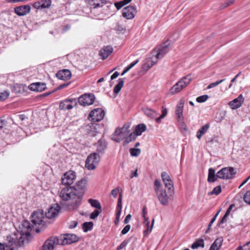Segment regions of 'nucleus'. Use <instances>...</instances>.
Segmentation results:
<instances>
[{
  "mask_svg": "<svg viewBox=\"0 0 250 250\" xmlns=\"http://www.w3.org/2000/svg\"><path fill=\"white\" fill-rule=\"evenodd\" d=\"M33 226L31 225L30 223L27 220H24L22 221L21 226L20 227L19 229H21V236L19 239V243L22 242V244H23L24 241L22 240V237L26 236V237H30L31 234L30 231L33 229Z\"/></svg>",
  "mask_w": 250,
  "mask_h": 250,
  "instance_id": "423d86ee",
  "label": "nucleus"
},
{
  "mask_svg": "<svg viewBox=\"0 0 250 250\" xmlns=\"http://www.w3.org/2000/svg\"><path fill=\"white\" fill-rule=\"evenodd\" d=\"M76 178V172L73 170H69L63 174L62 177V182L63 185H71L73 183Z\"/></svg>",
  "mask_w": 250,
  "mask_h": 250,
  "instance_id": "ddd939ff",
  "label": "nucleus"
},
{
  "mask_svg": "<svg viewBox=\"0 0 250 250\" xmlns=\"http://www.w3.org/2000/svg\"><path fill=\"white\" fill-rule=\"evenodd\" d=\"M221 192V186H217L215 187L212 191L211 192L210 194H215V195H218L220 192Z\"/></svg>",
  "mask_w": 250,
  "mask_h": 250,
  "instance_id": "6e6d98bb",
  "label": "nucleus"
},
{
  "mask_svg": "<svg viewBox=\"0 0 250 250\" xmlns=\"http://www.w3.org/2000/svg\"><path fill=\"white\" fill-rule=\"evenodd\" d=\"M244 200L245 203L250 205V190L248 191L244 195Z\"/></svg>",
  "mask_w": 250,
  "mask_h": 250,
  "instance_id": "5fc2aeb1",
  "label": "nucleus"
},
{
  "mask_svg": "<svg viewBox=\"0 0 250 250\" xmlns=\"http://www.w3.org/2000/svg\"><path fill=\"white\" fill-rule=\"evenodd\" d=\"M137 13L135 6H127L123 9V16L127 19L133 18Z\"/></svg>",
  "mask_w": 250,
  "mask_h": 250,
  "instance_id": "dca6fc26",
  "label": "nucleus"
},
{
  "mask_svg": "<svg viewBox=\"0 0 250 250\" xmlns=\"http://www.w3.org/2000/svg\"><path fill=\"white\" fill-rule=\"evenodd\" d=\"M228 216L229 215H227L226 214H225V215L223 216V217L222 218L221 220L219 222V225H221L227 222V218L228 217Z\"/></svg>",
  "mask_w": 250,
  "mask_h": 250,
  "instance_id": "69168bd1",
  "label": "nucleus"
},
{
  "mask_svg": "<svg viewBox=\"0 0 250 250\" xmlns=\"http://www.w3.org/2000/svg\"><path fill=\"white\" fill-rule=\"evenodd\" d=\"M46 2L47 0H42L35 2L33 6L34 8L38 9L44 8L47 7V4H46Z\"/></svg>",
  "mask_w": 250,
  "mask_h": 250,
  "instance_id": "c9c22d12",
  "label": "nucleus"
},
{
  "mask_svg": "<svg viewBox=\"0 0 250 250\" xmlns=\"http://www.w3.org/2000/svg\"><path fill=\"white\" fill-rule=\"evenodd\" d=\"M161 177L165 188L167 189V190H170L171 193H174L173 183L169 175L164 171L162 173Z\"/></svg>",
  "mask_w": 250,
  "mask_h": 250,
  "instance_id": "2eb2a0df",
  "label": "nucleus"
},
{
  "mask_svg": "<svg viewBox=\"0 0 250 250\" xmlns=\"http://www.w3.org/2000/svg\"><path fill=\"white\" fill-rule=\"evenodd\" d=\"M129 128H130V125H129L125 124L123 126L122 128H119V129L120 130H122V131H123V132L125 133V135H126V136H128L129 132Z\"/></svg>",
  "mask_w": 250,
  "mask_h": 250,
  "instance_id": "09e8293b",
  "label": "nucleus"
},
{
  "mask_svg": "<svg viewBox=\"0 0 250 250\" xmlns=\"http://www.w3.org/2000/svg\"><path fill=\"white\" fill-rule=\"evenodd\" d=\"M100 161V155L96 152L90 154L85 161V167L89 170H93Z\"/></svg>",
  "mask_w": 250,
  "mask_h": 250,
  "instance_id": "20e7f679",
  "label": "nucleus"
},
{
  "mask_svg": "<svg viewBox=\"0 0 250 250\" xmlns=\"http://www.w3.org/2000/svg\"><path fill=\"white\" fill-rule=\"evenodd\" d=\"M184 99H181L178 103L175 110V114L177 117V121L183 125H185L184 123V117L183 115V108L184 106Z\"/></svg>",
  "mask_w": 250,
  "mask_h": 250,
  "instance_id": "9d476101",
  "label": "nucleus"
},
{
  "mask_svg": "<svg viewBox=\"0 0 250 250\" xmlns=\"http://www.w3.org/2000/svg\"><path fill=\"white\" fill-rule=\"evenodd\" d=\"M209 127V125L208 124H206L205 125L202 126L197 131L196 136L199 139H200L202 137V135H204L208 129Z\"/></svg>",
  "mask_w": 250,
  "mask_h": 250,
  "instance_id": "72a5a7b5",
  "label": "nucleus"
},
{
  "mask_svg": "<svg viewBox=\"0 0 250 250\" xmlns=\"http://www.w3.org/2000/svg\"><path fill=\"white\" fill-rule=\"evenodd\" d=\"M88 202L93 207L97 208V209H102L101 204L98 200L89 199L88 200Z\"/></svg>",
  "mask_w": 250,
  "mask_h": 250,
  "instance_id": "ea45409f",
  "label": "nucleus"
},
{
  "mask_svg": "<svg viewBox=\"0 0 250 250\" xmlns=\"http://www.w3.org/2000/svg\"><path fill=\"white\" fill-rule=\"evenodd\" d=\"M93 226L92 222H86L83 224V231L86 232L90 230Z\"/></svg>",
  "mask_w": 250,
  "mask_h": 250,
  "instance_id": "a19ab883",
  "label": "nucleus"
},
{
  "mask_svg": "<svg viewBox=\"0 0 250 250\" xmlns=\"http://www.w3.org/2000/svg\"><path fill=\"white\" fill-rule=\"evenodd\" d=\"M244 101L243 95L240 94L237 98L230 101L229 104L232 109H235L241 106Z\"/></svg>",
  "mask_w": 250,
  "mask_h": 250,
  "instance_id": "412c9836",
  "label": "nucleus"
},
{
  "mask_svg": "<svg viewBox=\"0 0 250 250\" xmlns=\"http://www.w3.org/2000/svg\"><path fill=\"white\" fill-rule=\"evenodd\" d=\"M125 133L120 130L119 128H117L112 135V139L114 141L119 143L127 136L125 135Z\"/></svg>",
  "mask_w": 250,
  "mask_h": 250,
  "instance_id": "4be33fe9",
  "label": "nucleus"
},
{
  "mask_svg": "<svg viewBox=\"0 0 250 250\" xmlns=\"http://www.w3.org/2000/svg\"><path fill=\"white\" fill-rule=\"evenodd\" d=\"M56 76L60 80L67 81L71 77V72L68 69H62L59 71Z\"/></svg>",
  "mask_w": 250,
  "mask_h": 250,
  "instance_id": "6ab92c4d",
  "label": "nucleus"
},
{
  "mask_svg": "<svg viewBox=\"0 0 250 250\" xmlns=\"http://www.w3.org/2000/svg\"><path fill=\"white\" fill-rule=\"evenodd\" d=\"M44 215L46 216L47 213L45 214L42 209H39L35 211L32 213L31 217V221L35 225H39L40 228L36 229L35 231L37 233L40 232L42 230L45 228L46 222L43 220Z\"/></svg>",
  "mask_w": 250,
  "mask_h": 250,
  "instance_id": "f03ea898",
  "label": "nucleus"
},
{
  "mask_svg": "<svg viewBox=\"0 0 250 250\" xmlns=\"http://www.w3.org/2000/svg\"><path fill=\"white\" fill-rule=\"evenodd\" d=\"M105 113L102 108H96L92 110L89 114V118L93 122H99L104 117Z\"/></svg>",
  "mask_w": 250,
  "mask_h": 250,
  "instance_id": "f8f14e48",
  "label": "nucleus"
},
{
  "mask_svg": "<svg viewBox=\"0 0 250 250\" xmlns=\"http://www.w3.org/2000/svg\"><path fill=\"white\" fill-rule=\"evenodd\" d=\"M160 190H163L162 189L161 183L158 180L155 179L154 181V190L156 193L160 192Z\"/></svg>",
  "mask_w": 250,
  "mask_h": 250,
  "instance_id": "79ce46f5",
  "label": "nucleus"
},
{
  "mask_svg": "<svg viewBox=\"0 0 250 250\" xmlns=\"http://www.w3.org/2000/svg\"><path fill=\"white\" fill-rule=\"evenodd\" d=\"M101 212H102V209L95 210L93 212H92L91 213V214L90 215V218L91 219H95Z\"/></svg>",
  "mask_w": 250,
  "mask_h": 250,
  "instance_id": "864d4df0",
  "label": "nucleus"
},
{
  "mask_svg": "<svg viewBox=\"0 0 250 250\" xmlns=\"http://www.w3.org/2000/svg\"><path fill=\"white\" fill-rule=\"evenodd\" d=\"M208 96L207 95H204L202 96H200L199 97H198L196 100L198 103H203L205 101H206L208 99Z\"/></svg>",
  "mask_w": 250,
  "mask_h": 250,
  "instance_id": "3c124183",
  "label": "nucleus"
},
{
  "mask_svg": "<svg viewBox=\"0 0 250 250\" xmlns=\"http://www.w3.org/2000/svg\"><path fill=\"white\" fill-rule=\"evenodd\" d=\"M162 112V115L156 119V121L157 123H160L161 120L164 118L166 116L167 114V109L163 107Z\"/></svg>",
  "mask_w": 250,
  "mask_h": 250,
  "instance_id": "de8ad7c7",
  "label": "nucleus"
},
{
  "mask_svg": "<svg viewBox=\"0 0 250 250\" xmlns=\"http://www.w3.org/2000/svg\"><path fill=\"white\" fill-rule=\"evenodd\" d=\"M60 244L61 245H70L79 240V237L75 234L66 233L60 236Z\"/></svg>",
  "mask_w": 250,
  "mask_h": 250,
  "instance_id": "1a4fd4ad",
  "label": "nucleus"
},
{
  "mask_svg": "<svg viewBox=\"0 0 250 250\" xmlns=\"http://www.w3.org/2000/svg\"><path fill=\"white\" fill-rule=\"evenodd\" d=\"M62 208L67 211L77 209L80 206L82 198L78 194L77 190L71 187L62 188L60 193Z\"/></svg>",
  "mask_w": 250,
  "mask_h": 250,
  "instance_id": "f257e3e1",
  "label": "nucleus"
},
{
  "mask_svg": "<svg viewBox=\"0 0 250 250\" xmlns=\"http://www.w3.org/2000/svg\"><path fill=\"white\" fill-rule=\"evenodd\" d=\"M61 207L58 204H54L48 209V219H52L56 217L60 211Z\"/></svg>",
  "mask_w": 250,
  "mask_h": 250,
  "instance_id": "f3484780",
  "label": "nucleus"
},
{
  "mask_svg": "<svg viewBox=\"0 0 250 250\" xmlns=\"http://www.w3.org/2000/svg\"><path fill=\"white\" fill-rule=\"evenodd\" d=\"M125 4L123 1L117 2L115 3V6L118 10L121 8Z\"/></svg>",
  "mask_w": 250,
  "mask_h": 250,
  "instance_id": "e2e57ef3",
  "label": "nucleus"
},
{
  "mask_svg": "<svg viewBox=\"0 0 250 250\" xmlns=\"http://www.w3.org/2000/svg\"><path fill=\"white\" fill-rule=\"evenodd\" d=\"M130 229V226L129 225H127L125 226V227L122 229L121 231V233L123 235L126 234Z\"/></svg>",
  "mask_w": 250,
  "mask_h": 250,
  "instance_id": "13d9d810",
  "label": "nucleus"
},
{
  "mask_svg": "<svg viewBox=\"0 0 250 250\" xmlns=\"http://www.w3.org/2000/svg\"><path fill=\"white\" fill-rule=\"evenodd\" d=\"M89 2L92 8H97L107 4L108 1L105 0H90Z\"/></svg>",
  "mask_w": 250,
  "mask_h": 250,
  "instance_id": "393cba45",
  "label": "nucleus"
},
{
  "mask_svg": "<svg viewBox=\"0 0 250 250\" xmlns=\"http://www.w3.org/2000/svg\"><path fill=\"white\" fill-rule=\"evenodd\" d=\"M95 96L93 94H84L78 99L80 104L84 106L92 104L94 102Z\"/></svg>",
  "mask_w": 250,
  "mask_h": 250,
  "instance_id": "9b49d317",
  "label": "nucleus"
},
{
  "mask_svg": "<svg viewBox=\"0 0 250 250\" xmlns=\"http://www.w3.org/2000/svg\"><path fill=\"white\" fill-rule=\"evenodd\" d=\"M113 47L110 45L103 47L100 51L99 55L103 60H105L113 52Z\"/></svg>",
  "mask_w": 250,
  "mask_h": 250,
  "instance_id": "aec40b11",
  "label": "nucleus"
},
{
  "mask_svg": "<svg viewBox=\"0 0 250 250\" xmlns=\"http://www.w3.org/2000/svg\"><path fill=\"white\" fill-rule=\"evenodd\" d=\"M18 116L19 119L22 122H23L28 119L27 116L25 114L19 115Z\"/></svg>",
  "mask_w": 250,
  "mask_h": 250,
  "instance_id": "0e129e2a",
  "label": "nucleus"
},
{
  "mask_svg": "<svg viewBox=\"0 0 250 250\" xmlns=\"http://www.w3.org/2000/svg\"><path fill=\"white\" fill-rule=\"evenodd\" d=\"M122 190L120 188H117L112 189L111 192V194L114 197L116 198L117 197L118 192L122 193Z\"/></svg>",
  "mask_w": 250,
  "mask_h": 250,
  "instance_id": "4d7b16f0",
  "label": "nucleus"
},
{
  "mask_svg": "<svg viewBox=\"0 0 250 250\" xmlns=\"http://www.w3.org/2000/svg\"><path fill=\"white\" fill-rule=\"evenodd\" d=\"M146 125L144 124H141L136 126L135 132L137 135H141L143 132L146 131Z\"/></svg>",
  "mask_w": 250,
  "mask_h": 250,
  "instance_id": "f704fd0d",
  "label": "nucleus"
},
{
  "mask_svg": "<svg viewBox=\"0 0 250 250\" xmlns=\"http://www.w3.org/2000/svg\"><path fill=\"white\" fill-rule=\"evenodd\" d=\"M70 82H69V83H65L63 84H61L60 86H59L58 87L56 88L53 91H52L51 92H48V96L50 95L51 94H52L54 91H56L61 89H62L65 87H66L70 84Z\"/></svg>",
  "mask_w": 250,
  "mask_h": 250,
  "instance_id": "49530a36",
  "label": "nucleus"
},
{
  "mask_svg": "<svg viewBox=\"0 0 250 250\" xmlns=\"http://www.w3.org/2000/svg\"><path fill=\"white\" fill-rule=\"evenodd\" d=\"M128 244V242L127 241L124 240L122 242V243L117 247V250H120L124 248H125L127 244Z\"/></svg>",
  "mask_w": 250,
  "mask_h": 250,
  "instance_id": "052dcab7",
  "label": "nucleus"
},
{
  "mask_svg": "<svg viewBox=\"0 0 250 250\" xmlns=\"http://www.w3.org/2000/svg\"><path fill=\"white\" fill-rule=\"evenodd\" d=\"M216 174H215V170L212 168L208 169V182H214L217 180Z\"/></svg>",
  "mask_w": 250,
  "mask_h": 250,
  "instance_id": "473e14b6",
  "label": "nucleus"
},
{
  "mask_svg": "<svg viewBox=\"0 0 250 250\" xmlns=\"http://www.w3.org/2000/svg\"><path fill=\"white\" fill-rule=\"evenodd\" d=\"M154 222V219H153L152 220L151 225V226L150 227V229H149V221L148 218H145V219H144V225H145V226L146 228V229L144 231V233L145 235L147 234L149 232L151 231L152 229L153 226Z\"/></svg>",
  "mask_w": 250,
  "mask_h": 250,
  "instance_id": "c85d7f7f",
  "label": "nucleus"
},
{
  "mask_svg": "<svg viewBox=\"0 0 250 250\" xmlns=\"http://www.w3.org/2000/svg\"><path fill=\"white\" fill-rule=\"evenodd\" d=\"M158 62V60L156 59V61L152 60V59L149 58L146 60V62H145L143 66L142 69L146 71L153 65H154Z\"/></svg>",
  "mask_w": 250,
  "mask_h": 250,
  "instance_id": "cd10ccee",
  "label": "nucleus"
},
{
  "mask_svg": "<svg viewBox=\"0 0 250 250\" xmlns=\"http://www.w3.org/2000/svg\"><path fill=\"white\" fill-rule=\"evenodd\" d=\"M225 79H222L220 81H217L215 83H210L207 87V88L208 89H210V88H212L217 85H218V84H219L220 83H222V82H223L224 81H225Z\"/></svg>",
  "mask_w": 250,
  "mask_h": 250,
  "instance_id": "603ef678",
  "label": "nucleus"
},
{
  "mask_svg": "<svg viewBox=\"0 0 250 250\" xmlns=\"http://www.w3.org/2000/svg\"><path fill=\"white\" fill-rule=\"evenodd\" d=\"M204 247V241L203 239H199L194 242L191 246L192 249H198L200 247L203 248Z\"/></svg>",
  "mask_w": 250,
  "mask_h": 250,
  "instance_id": "e433bc0d",
  "label": "nucleus"
},
{
  "mask_svg": "<svg viewBox=\"0 0 250 250\" xmlns=\"http://www.w3.org/2000/svg\"><path fill=\"white\" fill-rule=\"evenodd\" d=\"M174 193H171L170 190L166 191V189L160 190V192L156 193L158 200L160 203L164 206H167L169 199H171Z\"/></svg>",
  "mask_w": 250,
  "mask_h": 250,
  "instance_id": "6e6552de",
  "label": "nucleus"
},
{
  "mask_svg": "<svg viewBox=\"0 0 250 250\" xmlns=\"http://www.w3.org/2000/svg\"><path fill=\"white\" fill-rule=\"evenodd\" d=\"M139 62V60H137L131 63L129 65H128L123 73L121 74L122 76H123L125 73L128 72L131 68H132L135 64H136Z\"/></svg>",
  "mask_w": 250,
  "mask_h": 250,
  "instance_id": "a18cd8bd",
  "label": "nucleus"
},
{
  "mask_svg": "<svg viewBox=\"0 0 250 250\" xmlns=\"http://www.w3.org/2000/svg\"><path fill=\"white\" fill-rule=\"evenodd\" d=\"M137 136V135L135 133V131L133 133H130L129 134V137L126 138V139L124 142V143L127 144V143L131 142L132 141H133V140H134L136 138Z\"/></svg>",
  "mask_w": 250,
  "mask_h": 250,
  "instance_id": "c03bdc74",
  "label": "nucleus"
},
{
  "mask_svg": "<svg viewBox=\"0 0 250 250\" xmlns=\"http://www.w3.org/2000/svg\"><path fill=\"white\" fill-rule=\"evenodd\" d=\"M234 206H234V204H231V205L229 206V208H228V209H227V211H226V213H225V214H227V215H229V214H230V211H231L232 209L234 207Z\"/></svg>",
  "mask_w": 250,
  "mask_h": 250,
  "instance_id": "774afa93",
  "label": "nucleus"
},
{
  "mask_svg": "<svg viewBox=\"0 0 250 250\" xmlns=\"http://www.w3.org/2000/svg\"><path fill=\"white\" fill-rule=\"evenodd\" d=\"M60 240L57 236H51L48 238V250H53L54 246L61 245Z\"/></svg>",
  "mask_w": 250,
  "mask_h": 250,
  "instance_id": "b1692460",
  "label": "nucleus"
},
{
  "mask_svg": "<svg viewBox=\"0 0 250 250\" xmlns=\"http://www.w3.org/2000/svg\"><path fill=\"white\" fill-rule=\"evenodd\" d=\"M78 225V222L76 221H72L69 223V229H74Z\"/></svg>",
  "mask_w": 250,
  "mask_h": 250,
  "instance_id": "680f3d73",
  "label": "nucleus"
},
{
  "mask_svg": "<svg viewBox=\"0 0 250 250\" xmlns=\"http://www.w3.org/2000/svg\"><path fill=\"white\" fill-rule=\"evenodd\" d=\"M9 96V92L8 91L0 92V100H5L8 98Z\"/></svg>",
  "mask_w": 250,
  "mask_h": 250,
  "instance_id": "8fccbe9b",
  "label": "nucleus"
},
{
  "mask_svg": "<svg viewBox=\"0 0 250 250\" xmlns=\"http://www.w3.org/2000/svg\"><path fill=\"white\" fill-rule=\"evenodd\" d=\"M89 2L92 8H97L107 4L108 1L105 0H90Z\"/></svg>",
  "mask_w": 250,
  "mask_h": 250,
  "instance_id": "a878e982",
  "label": "nucleus"
},
{
  "mask_svg": "<svg viewBox=\"0 0 250 250\" xmlns=\"http://www.w3.org/2000/svg\"><path fill=\"white\" fill-rule=\"evenodd\" d=\"M143 111L146 116L151 119L155 118L158 115L156 111L147 107L144 108Z\"/></svg>",
  "mask_w": 250,
  "mask_h": 250,
  "instance_id": "c756f323",
  "label": "nucleus"
},
{
  "mask_svg": "<svg viewBox=\"0 0 250 250\" xmlns=\"http://www.w3.org/2000/svg\"><path fill=\"white\" fill-rule=\"evenodd\" d=\"M87 181L85 179H82L75 184V186L71 187L77 190V192L83 199V194L86 189Z\"/></svg>",
  "mask_w": 250,
  "mask_h": 250,
  "instance_id": "4468645a",
  "label": "nucleus"
},
{
  "mask_svg": "<svg viewBox=\"0 0 250 250\" xmlns=\"http://www.w3.org/2000/svg\"><path fill=\"white\" fill-rule=\"evenodd\" d=\"M223 240L222 237L217 238L211 245L209 250H219L220 249Z\"/></svg>",
  "mask_w": 250,
  "mask_h": 250,
  "instance_id": "bb28decb",
  "label": "nucleus"
},
{
  "mask_svg": "<svg viewBox=\"0 0 250 250\" xmlns=\"http://www.w3.org/2000/svg\"><path fill=\"white\" fill-rule=\"evenodd\" d=\"M124 84V80L123 79H119L118 84L114 87L113 92L115 94H118L123 87Z\"/></svg>",
  "mask_w": 250,
  "mask_h": 250,
  "instance_id": "4c0bfd02",
  "label": "nucleus"
},
{
  "mask_svg": "<svg viewBox=\"0 0 250 250\" xmlns=\"http://www.w3.org/2000/svg\"><path fill=\"white\" fill-rule=\"evenodd\" d=\"M130 153L132 156L137 157L141 153V149L139 148H132L130 149Z\"/></svg>",
  "mask_w": 250,
  "mask_h": 250,
  "instance_id": "37998d69",
  "label": "nucleus"
},
{
  "mask_svg": "<svg viewBox=\"0 0 250 250\" xmlns=\"http://www.w3.org/2000/svg\"><path fill=\"white\" fill-rule=\"evenodd\" d=\"M16 243V239L12 237L11 236H8L6 239L5 247H10Z\"/></svg>",
  "mask_w": 250,
  "mask_h": 250,
  "instance_id": "58836bf2",
  "label": "nucleus"
},
{
  "mask_svg": "<svg viewBox=\"0 0 250 250\" xmlns=\"http://www.w3.org/2000/svg\"><path fill=\"white\" fill-rule=\"evenodd\" d=\"M29 88L32 91L42 92L46 88V85L44 83H35L30 84Z\"/></svg>",
  "mask_w": 250,
  "mask_h": 250,
  "instance_id": "5701e85b",
  "label": "nucleus"
},
{
  "mask_svg": "<svg viewBox=\"0 0 250 250\" xmlns=\"http://www.w3.org/2000/svg\"><path fill=\"white\" fill-rule=\"evenodd\" d=\"M71 100H66L62 102L60 104V108L62 110L71 109L73 106L70 104L72 102Z\"/></svg>",
  "mask_w": 250,
  "mask_h": 250,
  "instance_id": "7c9ffc66",
  "label": "nucleus"
},
{
  "mask_svg": "<svg viewBox=\"0 0 250 250\" xmlns=\"http://www.w3.org/2000/svg\"><path fill=\"white\" fill-rule=\"evenodd\" d=\"M31 7L29 5H24L16 7L15 13L19 16H24L30 12Z\"/></svg>",
  "mask_w": 250,
  "mask_h": 250,
  "instance_id": "a211bd4d",
  "label": "nucleus"
},
{
  "mask_svg": "<svg viewBox=\"0 0 250 250\" xmlns=\"http://www.w3.org/2000/svg\"><path fill=\"white\" fill-rule=\"evenodd\" d=\"M131 214H127L125 219V220H124V223L125 224H127L129 223V222L130 221V220H131Z\"/></svg>",
  "mask_w": 250,
  "mask_h": 250,
  "instance_id": "338daca9",
  "label": "nucleus"
},
{
  "mask_svg": "<svg viewBox=\"0 0 250 250\" xmlns=\"http://www.w3.org/2000/svg\"><path fill=\"white\" fill-rule=\"evenodd\" d=\"M122 194L121 192L119 194V197L118 200V204H117V208H122Z\"/></svg>",
  "mask_w": 250,
  "mask_h": 250,
  "instance_id": "bf43d9fd",
  "label": "nucleus"
},
{
  "mask_svg": "<svg viewBox=\"0 0 250 250\" xmlns=\"http://www.w3.org/2000/svg\"><path fill=\"white\" fill-rule=\"evenodd\" d=\"M97 145V151L98 152H104L106 147V143L104 140H100Z\"/></svg>",
  "mask_w": 250,
  "mask_h": 250,
  "instance_id": "2f4dec72",
  "label": "nucleus"
},
{
  "mask_svg": "<svg viewBox=\"0 0 250 250\" xmlns=\"http://www.w3.org/2000/svg\"><path fill=\"white\" fill-rule=\"evenodd\" d=\"M236 174V171L232 167H226L222 168L216 174V177L220 179H232Z\"/></svg>",
  "mask_w": 250,
  "mask_h": 250,
  "instance_id": "39448f33",
  "label": "nucleus"
},
{
  "mask_svg": "<svg viewBox=\"0 0 250 250\" xmlns=\"http://www.w3.org/2000/svg\"><path fill=\"white\" fill-rule=\"evenodd\" d=\"M169 43L167 42L162 44L158 48H155L152 51V54H155V59L158 61L162 59L169 50Z\"/></svg>",
  "mask_w": 250,
  "mask_h": 250,
  "instance_id": "0eeeda50",
  "label": "nucleus"
},
{
  "mask_svg": "<svg viewBox=\"0 0 250 250\" xmlns=\"http://www.w3.org/2000/svg\"><path fill=\"white\" fill-rule=\"evenodd\" d=\"M191 80V77L190 75H188L183 77L170 89V93L173 95L179 92L190 83Z\"/></svg>",
  "mask_w": 250,
  "mask_h": 250,
  "instance_id": "7ed1b4c3",
  "label": "nucleus"
}]
</instances>
